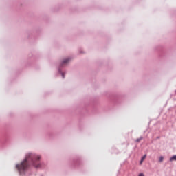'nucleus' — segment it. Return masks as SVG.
<instances>
[{"mask_svg":"<svg viewBox=\"0 0 176 176\" xmlns=\"http://www.w3.org/2000/svg\"><path fill=\"white\" fill-rule=\"evenodd\" d=\"M34 167V168H42V163L41 162V155L34 153H28L23 161L16 165L20 175H25L27 171Z\"/></svg>","mask_w":176,"mask_h":176,"instance_id":"nucleus-1","label":"nucleus"},{"mask_svg":"<svg viewBox=\"0 0 176 176\" xmlns=\"http://www.w3.org/2000/svg\"><path fill=\"white\" fill-rule=\"evenodd\" d=\"M70 60H71V58H69L64 59L62 61V63H60V65H59V67L58 69V71L59 74H60V75L62 76L63 79H64L65 78V73L63 72L61 69L64 68V67H65L66 64L67 63H69Z\"/></svg>","mask_w":176,"mask_h":176,"instance_id":"nucleus-2","label":"nucleus"},{"mask_svg":"<svg viewBox=\"0 0 176 176\" xmlns=\"http://www.w3.org/2000/svg\"><path fill=\"white\" fill-rule=\"evenodd\" d=\"M146 157V155H144L140 160V164H142V162H144V160H145V158Z\"/></svg>","mask_w":176,"mask_h":176,"instance_id":"nucleus-3","label":"nucleus"},{"mask_svg":"<svg viewBox=\"0 0 176 176\" xmlns=\"http://www.w3.org/2000/svg\"><path fill=\"white\" fill-rule=\"evenodd\" d=\"M173 160H175L176 162V155H173L172 157L170 158V162H173Z\"/></svg>","mask_w":176,"mask_h":176,"instance_id":"nucleus-4","label":"nucleus"},{"mask_svg":"<svg viewBox=\"0 0 176 176\" xmlns=\"http://www.w3.org/2000/svg\"><path fill=\"white\" fill-rule=\"evenodd\" d=\"M163 160H164V157L163 156L160 157V158H159L160 163H162V162H163Z\"/></svg>","mask_w":176,"mask_h":176,"instance_id":"nucleus-5","label":"nucleus"},{"mask_svg":"<svg viewBox=\"0 0 176 176\" xmlns=\"http://www.w3.org/2000/svg\"><path fill=\"white\" fill-rule=\"evenodd\" d=\"M144 138L140 137V138H138L135 141L136 142H140V141H141V140H143Z\"/></svg>","mask_w":176,"mask_h":176,"instance_id":"nucleus-6","label":"nucleus"},{"mask_svg":"<svg viewBox=\"0 0 176 176\" xmlns=\"http://www.w3.org/2000/svg\"><path fill=\"white\" fill-rule=\"evenodd\" d=\"M138 176H145L144 173H140Z\"/></svg>","mask_w":176,"mask_h":176,"instance_id":"nucleus-7","label":"nucleus"}]
</instances>
